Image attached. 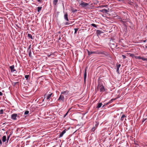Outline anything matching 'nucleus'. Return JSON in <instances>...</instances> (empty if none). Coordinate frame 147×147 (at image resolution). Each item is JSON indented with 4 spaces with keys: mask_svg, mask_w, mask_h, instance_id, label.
<instances>
[{
    "mask_svg": "<svg viewBox=\"0 0 147 147\" xmlns=\"http://www.w3.org/2000/svg\"><path fill=\"white\" fill-rule=\"evenodd\" d=\"M121 66V65L120 64H119L118 65H117V68H119Z\"/></svg>",
    "mask_w": 147,
    "mask_h": 147,
    "instance_id": "23",
    "label": "nucleus"
},
{
    "mask_svg": "<svg viewBox=\"0 0 147 147\" xmlns=\"http://www.w3.org/2000/svg\"><path fill=\"white\" fill-rule=\"evenodd\" d=\"M75 33H76L77 31L78 30V29L77 28H75Z\"/></svg>",
    "mask_w": 147,
    "mask_h": 147,
    "instance_id": "29",
    "label": "nucleus"
},
{
    "mask_svg": "<svg viewBox=\"0 0 147 147\" xmlns=\"http://www.w3.org/2000/svg\"><path fill=\"white\" fill-rule=\"evenodd\" d=\"M28 113H29V111H26L25 112L24 114L25 115H27V114H28Z\"/></svg>",
    "mask_w": 147,
    "mask_h": 147,
    "instance_id": "25",
    "label": "nucleus"
},
{
    "mask_svg": "<svg viewBox=\"0 0 147 147\" xmlns=\"http://www.w3.org/2000/svg\"><path fill=\"white\" fill-rule=\"evenodd\" d=\"M28 55H29V56L30 57H31L32 56V55H31L32 52H31V50H29L28 51Z\"/></svg>",
    "mask_w": 147,
    "mask_h": 147,
    "instance_id": "12",
    "label": "nucleus"
},
{
    "mask_svg": "<svg viewBox=\"0 0 147 147\" xmlns=\"http://www.w3.org/2000/svg\"><path fill=\"white\" fill-rule=\"evenodd\" d=\"M146 48H147V46L146 47Z\"/></svg>",
    "mask_w": 147,
    "mask_h": 147,
    "instance_id": "37",
    "label": "nucleus"
},
{
    "mask_svg": "<svg viewBox=\"0 0 147 147\" xmlns=\"http://www.w3.org/2000/svg\"><path fill=\"white\" fill-rule=\"evenodd\" d=\"M66 131V129L62 131V132L60 134V135H59V137H62L63 136V134L65 133Z\"/></svg>",
    "mask_w": 147,
    "mask_h": 147,
    "instance_id": "7",
    "label": "nucleus"
},
{
    "mask_svg": "<svg viewBox=\"0 0 147 147\" xmlns=\"http://www.w3.org/2000/svg\"><path fill=\"white\" fill-rule=\"evenodd\" d=\"M10 68L11 72H13L16 71V70L14 69V65L10 66Z\"/></svg>",
    "mask_w": 147,
    "mask_h": 147,
    "instance_id": "6",
    "label": "nucleus"
},
{
    "mask_svg": "<svg viewBox=\"0 0 147 147\" xmlns=\"http://www.w3.org/2000/svg\"><path fill=\"white\" fill-rule=\"evenodd\" d=\"M135 57L136 59H141V57L140 56H136Z\"/></svg>",
    "mask_w": 147,
    "mask_h": 147,
    "instance_id": "18",
    "label": "nucleus"
},
{
    "mask_svg": "<svg viewBox=\"0 0 147 147\" xmlns=\"http://www.w3.org/2000/svg\"><path fill=\"white\" fill-rule=\"evenodd\" d=\"M41 7H38V11L39 12L41 10Z\"/></svg>",
    "mask_w": 147,
    "mask_h": 147,
    "instance_id": "20",
    "label": "nucleus"
},
{
    "mask_svg": "<svg viewBox=\"0 0 147 147\" xmlns=\"http://www.w3.org/2000/svg\"><path fill=\"white\" fill-rule=\"evenodd\" d=\"M3 110L2 109L0 110V114H1L3 113Z\"/></svg>",
    "mask_w": 147,
    "mask_h": 147,
    "instance_id": "27",
    "label": "nucleus"
},
{
    "mask_svg": "<svg viewBox=\"0 0 147 147\" xmlns=\"http://www.w3.org/2000/svg\"><path fill=\"white\" fill-rule=\"evenodd\" d=\"M91 25L92 26L95 27H96V24H91Z\"/></svg>",
    "mask_w": 147,
    "mask_h": 147,
    "instance_id": "26",
    "label": "nucleus"
},
{
    "mask_svg": "<svg viewBox=\"0 0 147 147\" xmlns=\"http://www.w3.org/2000/svg\"><path fill=\"white\" fill-rule=\"evenodd\" d=\"M69 24H70V23H69L68 22H66V23H65V25H68Z\"/></svg>",
    "mask_w": 147,
    "mask_h": 147,
    "instance_id": "30",
    "label": "nucleus"
},
{
    "mask_svg": "<svg viewBox=\"0 0 147 147\" xmlns=\"http://www.w3.org/2000/svg\"><path fill=\"white\" fill-rule=\"evenodd\" d=\"M2 94H2V93L1 92H0V95L2 96Z\"/></svg>",
    "mask_w": 147,
    "mask_h": 147,
    "instance_id": "33",
    "label": "nucleus"
},
{
    "mask_svg": "<svg viewBox=\"0 0 147 147\" xmlns=\"http://www.w3.org/2000/svg\"><path fill=\"white\" fill-rule=\"evenodd\" d=\"M52 94V93H51V94H49L47 95V96L46 97L47 99V100L49 99L50 98Z\"/></svg>",
    "mask_w": 147,
    "mask_h": 147,
    "instance_id": "11",
    "label": "nucleus"
},
{
    "mask_svg": "<svg viewBox=\"0 0 147 147\" xmlns=\"http://www.w3.org/2000/svg\"><path fill=\"white\" fill-rule=\"evenodd\" d=\"M28 36L29 38H31V39H33V37H32V35L30 34H28Z\"/></svg>",
    "mask_w": 147,
    "mask_h": 147,
    "instance_id": "17",
    "label": "nucleus"
},
{
    "mask_svg": "<svg viewBox=\"0 0 147 147\" xmlns=\"http://www.w3.org/2000/svg\"><path fill=\"white\" fill-rule=\"evenodd\" d=\"M68 112H67L66 113V114H65V116H66L67 115V113H68Z\"/></svg>",
    "mask_w": 147,
    "mask_h": 147,
    "instance_id": "36",
    "label": "nucleus"
},
{
    "mask_svg": "<svg viewBox=\"0 0 147 147\" xmlns=\"http://www.w3.org/2000/svg\"><path fill=\"white\" fill-rule=\"evenodd\" d=\"M97 32L98 34H100L101 33V31L99 30H97Z\"/></svg>",
    "mask_w": 147,
    "mask_h": 147,
    "instance_id": "28",
    "label": "nucleus"
},
{
    "mask_svg": "<svg viewBox=\"0 0 147 147\" xmlns=\"http://www.w3.org/2000/svg\"><path fill=\"white\" fill-rule=\"evenodd\" d=\"M97 88L98 89L100 90L101 92H103L105 91L104 86L101 84H99Z\"/></svg>",
    "mask_w": 147,
    "mask_h": 147,
    "instance_id": "2",
    "label": "nucleus"
},
{
    "mask_svg": "<svg viewBox=\"0 0 147 147\" xmlns=\"http://www.w3.org/2000/svg\"><path fill=\"white\" fill-rule=\"evenodd\" d=\"M11 134H10L7 138V143L8 142V141L9 139V138L10 137Z\"/></svg>",
    "mask_w": 147,
    "mask_h": 147,
    "instance_id": "22",
    "label": "nucleus"
},
{
    "mask_svg": "<svg viewBox=\"0 0 147 147\" xmlns=\"http://www.w3.org/2000/svg\"><path fill=\"white\" fill-rule=\"evenodd\" d=\"M6 140V136H4L2 138V141L3 142H5Z\"/></svg>",
    "mask_w": 147,
    "mask_h": 147,
    "instance_id": "9",
    "label": "nucleus"
},
{
    "mask_svg": "<svg viewBox=\"0 0 147 147\" xmlns=\"http://www.w3.org/2000/svg\"><path fill=\"white\" fill-rule=\"evenodd\" d=\"M88 52V54L89 55H90L94 53L95 52L93 51H89L88 50H87Z\"/></svg>",
    "mask_w": 147,
    "mask_h": 147,
    "instance_id": "10",
    "label": "nucleus"
},
{
    "mask_svg": "<svg viewBox=\"0 0 147 147\" xmlns=\"http://www.w3.org/2000/svg\"><path fill=\"white\" fill-rule=\"evenodd\" d=\"M2 144V141H1V140H0V144Z\"/></svg>",
    "mask_w": 147,
    "mask_h": 147,
    "instance_id": "34",
    "label": "nucleus"
},
{
    "mask_svg": "<svg viewBox=\"0 0 147 147\" xmlns=\"http://www.w3.org/2000/svg\"><path fill=\"white\" fill-rule=\"evenodd\" d=\"M69 92L67 91H65L62 92L61 94H62L64 97H66L69 94Z\"/></svg>",
    "mask_w": 147,
    "mask_h": 147,
    "instance_id": "3",
    "label": "nucleus"
},
{
    "mask_svg": "<svg viewBox=\"0 0 147 147\" xmlns=\"http://www.w3.org/2000/svg\"><path fill=\"white\" fill-rule=\"evenodd\" d=\"M141 59H142L143 61H145V60L147 61V59L143 57H141Z\"/></svg>",
    "mask_w": 147,
    "mask_h": 147,
    "instance_id": "21",
    "label": "nucleus"
},
{
    "mask_svg": "<svg viewBox=\"0 0 147 147\" xmlns=\"http://www.w3.org/2000/svg\"><path fill=\"white\" fill-rule=\"evenodd\" d=\"M18 116V115L17 114L14 113L11 115V118L12 120H16V118Z\"/></svg>",
    "mask_w": 147,
    "mask_h": 147,
    "instance_id": "4",
    "label": "nucleus"
},
{
    "mask_svg": "<svg viewBox=\"0 0 147 147\" xmlns=\"http://www.w3.org/2000/svg\"><path fill=\"white\" fill-rule=\"evenodd\" d=\"M86 70H85L84 74V79L85 80L86 78Z\"/></svg>",
    "mask_w": 147,
    "mask_h": 147,
    "instance_id": "14",
    "label": "nucleus"
},
{
    "mask_svg": "<svg viewBox=\"0 0 147 147\" xmlns=\"http://www.w3.org/2000/svg\"><path fill=\"white\" fill-rule=\"evenodd\" d=\"M71 11L73 13H75L77 11V10L76 9L74 8H72L71 9Z\"/></svg>",
    "mask_w": 147,
    "mask_h": 147,
    "instance_id": "15",
    "label": "nucleus"
},
{
    "mask_svg": "<svg viewBox=\"0 0 147 147\" xmlns=\"http://www.w3.org/2000/svg\"><path fill=\"white\" fill-rule=\"evenodd\" d=\"M122 56L123 57V59H124L126 57V56L124 55H122Z\"/></svg>",
    "mask_w": 147,
    "mask_h": 147,
    "instance_id": "32",
    "label": "nucleus"
},
{
    "mask_svg": "<svg viewBox=\"0 0 147 147\" xmlns=\"http://www.w3.org/2000/svg\"><path fill=\"white\" fill-rule=\"evenodd\" d=\"M64 18L65 20L67 21H68L69 20L68 18V15L67 13H66L64 15Z\"/></svg>",
    "mask_w": 147,
    "mask_h": 147,
    "instance_id": "8",
    "label": "nucleus"
},
{
    "mask_svg": "<svg viewBox=\"0 0 147 147\" xmlns=\"http://www.w3.org/2000/svg\"><path fill=\"white\" fill-rule=\"evenodd\" d=\"M37 1L39 2V3H41L42 2V0H37Z\"/></svg>",
    "mask_w": 147,
    "mask_h": 147,
    "instance_id": "31",
    "label": "nucleus"
},
{
    "mask_svg": "<svg viewBox=\"0 0 147 147\" xmlns=\"http://www.w3.org/2000/svg\"><path fill=\"white\" fill-rule=\"evenodd\" d=\"M119 68H117V72H118L119 71Z\"/></svg>",
    "mask_w": 147,
    "mask_h": 147,
    "instance_id": "35",
    "label": "nucleus"
},
{
    "mask_svg": "<svg viewBox=\"0 0 147 147\" xmlns=\"http://www.w3.org/2000/svg\"><path fill=\"white\" fill-rule=\"evenodd\" d=\"M70 109H69V110L68 111H70Z\"/></svg>",
    "mask_w": 147,
    "mask_h": 147,
    "instance_id": "38",
    "label": "nucleus"
},
{
    "mask_svg": "<svg viewBox=\"0 0 147 147\" xmlns=\"http://www.w3.org/2000/svg\"><path fill=\"white\" fill-rule=\"evenodd\" d=\"M126 117L125 115H123L121 117V120L123 121V118L125 117Z\"/></svg>",
    "mask_w": 147,
    "mask_h": 147,
    "instance_id": "16",
    "label": "nucleus"
},
{
    "mask_svg": "<svg viewBox=\"0 0 147 147\" xmlns=\"http://www.w3.org/2000/svg\"><path fill=\"white\" fill-rule=\"evenodd\" d=\"M64 97L63 96L62 94H61L60 95L58 99V100L59 101H62L63 102L64 100Z\"/></svg>",
    "mask_w": 147,
    "mask_h": 147,
    "instance_id": "5",
    "label": "nucleus"
},
{
    "mask_svg": "<svg viewBox=\"0 0 147 147\" xmlns=\"http://www.w3.org/2000/svg\"><path fill=\"white\" fill-rule=\"evenodd\" d=\"M102 103H99L98 104V106L97 107V108H100V107H101V106H102Z\"/></svg>",
    "mask_w": 147,
    "mask_h": 147,
    "instance_id": "13",
    "label": "nucleus"
},
{
    "mask_svg": "<svg viewBox=\"0 0 147 147\" xmlns=\"http://www.w3.org/2000/svg\"><path fill=\"white\" fill-rule=\"evenodd\" d=\"M58 2V0H54L53 1V4L54 5H56Z\"/></svg>",
    "mask_w": 147,
    "mask_h": 147,
    "instance_id": "19",
    "label": "nucleus"
},
{
    "mask_svg": "<svg viewBox=\"0 0 147 147\" xmlns=\"http://www.w3.org/2000/svg\"><path fill=\"white\" fill-rule=\"evenodd\" d=\"M79 6L82 7H88V6H89V4L87 3L84 2L83 1H81V2L79 5Z\"/></svg>",
    "mask_w": 147,
    "mask_h": 147,
    "instance_id": "1",
    "label": "nucleus"
},
{
    "mask_svg": "<svg viewBox=\"0 0 147 147\" xmlns=\"http://www.w3.org/2000/svg\"><path fill=\"white\" fill-rule=\"evenodd\" d=\"M25 78L26 79V80H27L29 77V75H26L25 76Z\"/></svg>",
    "mask_w": 147,
    "mask_h": 147,
    "instance_id": "24",
    "label": "nucleus"
}]
</instances>
